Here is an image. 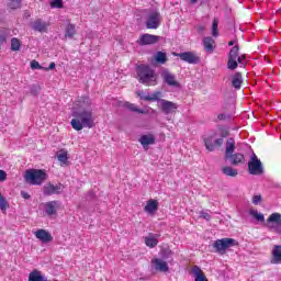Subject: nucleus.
Instances as JSON below:
<instances>
[{
    "label": "nucleus",
    "mask_w": 281,
    "mask_h": 281,
    "mask_svg": "<svg viewBox=\"0 0 281 281\" xmlns=\"http://www.w3.org/2000/svg\"><path fill=\"white\" fill-rule=\"evenodd\" d=\"M138 95L143 99V100H159V93H154L151 95H142V93H138Z\"/></svg>",
    "instance_id": "58836bf2"
},
{
    "label": "nucleus",
    "mask_w": 281,
    "mask_h": 281,
    "mask_svg": "<svg viewBox=\"0 0 281 281\" xmlns=\"http://www.w3.org/2000/svg\"><path fill=\"white\" fill-rule=\"evenodd\" d=\"M136 74L139 82L147 87H155L157 85V74L148 65H139L136 68Z\"/></svg>",
    "instance_id": "f03ea898"
},
{
    "label": "nucleus",
    "mask_w": 281,
    "mask_h": 281,
    "mask_svg": "<svg viewBox=\"0 0 281 281\" xmlns=\"http://www.w3.org/2000/svg\"><path fill=\"white\" fill-rule=\"evenodd\" d=\"M8 207H9L8 201H5V198L0 193V210H1V212H3V214H5Z\"/></svg>",
    "instance_id": "72a5a7b5"
},
{
    "label": "nucleus",
    "mask_w": 281,
    "mask_h": 281,
    "mask_svg": "<svg viewBox=\"0 0 281 281\" xmlns=\"http://www.w3.org/2000/svg\"><path fill=\"white\" fill-rule=\"evenodd\" d=\"M218 131H221V137H227V135H229V132L223 125L218 126Z\"/></svg>",
    "instance_id": "79ce46f5"
},
{
    "label": "nucleus",
    "mask_w": 281,
    "mask_h": 281,
    "mask_svg": "<svg viewBox=\"0 0 281 281\" xmlns=\"http://www.w3.org/2000/svg\"><path fill=\"white\" fill-rule=\"evenodd\" d=\"M45 69V71H49V70H52V69H56V63H50L49 64V66H48V68H44Z\"/></svg>",
    "instance_id": "de8ad7c7"
},
{
    "label": "nucleus",
    "mask_w": 281,
    "mask_h": 281,
    "mask_svg": "<svg viewBox=\"0 0 281 281\" xmlns=\"http://www.w3.org/2000/svg\"><path fill=\"white\" fill-rule=\"evenodd\" d=\"M251 216L256 218L259 223H265V215L262 213H258L256 210L250 211Z\"/></svg>",
    "instance_id": "473e14b6"
},
{
    "label": "nucleus",
    "mask_w": 281,
    "mask_h": 281,
    "mask_svg": "<svg viewBox=\"0 0 281 281\" xmlns=\"http://www.w3.org/2000/svg\"><path fill=\"white\" fill-rule=\"evenodd\" d=\"M158 105L160 106L162 113H165V115H170V113H175V111H177V109H179V105L172 101H168L166 99H160L158 101Z\"/></svg>",
    "instance_id": "9d476101"
},
{
    "label": "nucleus",
    "mask_w": 281,
    "mask_h": 281,
    "mask_svg": "<svg viewBox=\"0 0 281 281\" xmlns=\"http://www.w3.org/2000/svg\"><path fill=\"white\" fill-rule=\"evenodd\" d=\"M29 281H47V277L43 276L41 270H33L29 274Z\"/></svg>",
    "instance_id": "b1692460"
},
{
    "label": "nucleus",
    "mask_w": 281,
    "mask_h": 281,
    "mask_svg": "<svg viewBox=\"0 0 281 281\" xmlns=\"http://www.w3.org/2000/svg\"><path fill=\"white\" fill-rule=\"evenodd\" d=\"M47 27H49V23L43 21V20H36L33 23V30H35V32H47Z\"/></svg>",
    "instance_id": "4be33fe9"
},
{
    "label": "nucleus",
    "mask_w": 281,
    "mask_h": 281,
    "mask_svg": "<svg viewBox=\"0 0 281 281\" xmlns=\"http://www.w3.org/2000/svg\"><path fill=\"white\" fill-rule=\"evenodd\" d=\"M157 210H159V202L157 200H153V199L147 201V203L144 207V212H146L147 214H155V212H157Z\"/></svg>",
    "instance_id": "aec40b11"
},
{
    "label": "nucleus",
    "mask_w": 281,
    "mask_h": 281,
    "mask_svg": "<svg viewBox=\"0 0 281 281\" xmlns=\"http://www.w3.org/2000/svg\"><path fill=\"white\" fill-rule=\"evenodd\" d=\"M9 8H11V10H16L21 8V0H11L9 2Z\"/></svg>",
    "instance_id": "4c0bfd02"
},
{
    "label": "nucleus",
    "mask_w": 281,
    "mask_h": 281,
    "mask_svg": "<svg viewBox=\"0 0 281 281\" xmlns=\"http://www.w3.org/2000/svg\"><path fill=\"white\" fill-rule=\"evenodd\" d=\"M50 8H56V9L63 8V0H53L50 2Z\"/></svg>",
    "instance_id": "a19ab883"
},
{
    "label": "nucleus",
    "mask_w": 281,
    "mask_h": 281,
    "mask_svg": "<svg viewBox=\"0 0 281 281\" xmlns=\"http://www.w3.org/2000/svg\"><path fill=\"white\" fill-rule=\"evenodd\" d=\"M236 150V140L234 138H228L226 140V154L225 157H229L231 155H234V151Z\"/></svg>",
    "instance_id": "a878e982"
},
{
    "label": "nucleus",
    "mask_w": 281,
    "mask_h": 281,
    "mask_svg": "<svg viewBox=\"0 0 281 281\" xmlns=\"http://www.w3.org/2000/svg\"><path fill=\"white\" fill-rule=\"evenodd\" d=\"M217 120L220 122L229 121V120H232V115H229L228 113H221L217 115Z\"/></svg>",
    "instance_id": "ea45409f"
},
{
    "label": "nucleus",
    "mask_w": 281,
    "mask_h": 281,
    "mask_svg": "<svg viewBox=\"0 0 281 281\" xmlns=\"http://www.w3.org/2000/svg\"><path fill=\"white\" fill-rule=\"evenodd\" d=\"M57 159L60 161L61 166H67V151L61 150L57 154Z\"/></svg>",
    "instance_id": "7c9ffc66"
},
{
    "label": "nucleus",
    "mask_w": 281,
    "mask_h": 281,
    "mask_svg": "<svg viewBox=\"0 0 281 281\" xmlns=\"http://www.w3.org/2000/svg\"><path fill=\"white\" fill-rule=\"evenodd\" d=\"M234 45H236V41H229V42H228V46H229V47H234Z\"/></svg>",
    "instance_id": "8fccbe9b"
},
{
    "label": "nucleus",
    "mask_w": 281,
    "mask_h": 281,
    "mask_svg": "<svg viewBox=\"0 0 281 281\" xmlns=\"http://www.w3.org/2000/svg\"><path fill=\"white\" fill-rule=\"evenodd\" d=\"M8 179V173L5 171L0 170V181H5Z\"/></svg>",
    "instance_id": "49530a36"
},
{
    "label": "nucleus",
    "mask_w": 281,
    "mask_h": 281,
    "mask_svg": "<svg viewBox=\"0 0 281 281\" xmlns=\"http://www.w3.org/2000/svg\"><path fill=\"white\" fill-rule=\"evenodd\" d=\"M10 36V30L8 29H1L0 30V44L5 43V40Z\"/></svg>",
    "instance_id": "f704fd0d"
},
{
    "label": "nucleus",
    "mask_w": 281,
    "mask_h": 281,
    "mask_svg": "<svg viewBox=\"0 0 281 281\" xmlns=\"http://www.w3.org/2000/svg\"><path fill=\"white\" fill-rule=\"evenodd\" d=\"M200 217L204 218V221H210V218H212V215H210V213H207V211H201Z\"/></svg>",
    "instance_id": "37998d69"
},
{
    "label": "nucleus",
    "mask_w": 281,
    "mask_h": 281,
    "mask_svg": "<svg viewBox=\"0 0 281 281\" xmlns=\"http://www.w3.org/2000/svg\"><path fill=\"white\" fill-rule=\"evenodd\" d=\"M262 201V196L261 195H254L252 196V203L254 205H259V203Z\"/></svg>",
    "instance_id": "a18cd8bd"
},
{
    "label": "nucleus",
    "mask_w": 281,
    "mask_h": 281,
    "mask_svg": "<svg viewBox=\"0 0 281 281\" xmlns=\"http://www.w3.org/2000/svg\"><path fill=\"white\" fill-rule=\"evenodd\" d=\"M44 207V213L46 214V216H57L58 215V211L60 210V207H63V203H60V201H49L43 204Z\"/></svg>",
    "instance_id": "6e6552de"
},
{
    "label": "nucleus",
    "mask_w": 281,
    "mask_h": 281,
    "mask_svg": "<svg viewBox=\"0 0 281 281\" xmlns=\"http://www.w3.org/2000/svg\"><path fill=\"white\" fill-rule=\"evenodd\" d=\"M161 78L164 83L168 85V87H173V89H179V87H181V85L177 81V76H175L169 70H164L161 72Z\"/></svg>",
    "instance_id": "9b49d317"
},
{
    "label": "nucleus",
    "mask_w": 281,
    "mask_h": 281,
    "mask_svg": "<svg viewBox=\"0 0 281 281\" xmlns=\"http://www.w3.org/2000/svg\"><path fill=\"white\" fill-rule=\"evenodd\" d=\"M151 266L156 271H160L161 273L169 271L168 262L164 261V259H153Z\"/></svg>",
    "instance_id": "f3484780"
},
{
    "label": "nucleus",
    "mask_w": 281,
    "mask_h": 281,
    "mask_svg": "<svg viewBox=\"0 0 281 281\" xmlns=\"http://www.w3.org/2000/svg\"><path fill=\"white\" fill-rule=\"evenodd\" d=\"M11 49L12 52H19L21 49V41L19 38L13 37L11 40Z\"/></svg>",
    "instance_id": "2f4dec72"
},
{
    "label": "nucleus",
    "mask_w": 281,
    "mask_h": 281,
    "mask_svg": "<svg viewBox=\"0 0 281 281\" xmlns=\"http://www.w3.org/2000/svg\"><path fill=\"white\" fill-rule=\"evenodd\" d=\"M238 245L233 238H222L214 241L213 247L217 254H225L229 247H236Z\"/></svg>",
    "instance_id": "39448f33"
},
{
    "label": "nucleus",
    "mask_w": 281,
    "mask_h": 281,
    "mask_svg": "<svg viewBox=\"0 0 281 281\" xmlns=\"http://www.w3.org/2000/svg\"><path fill=\"white\" fill-rule=\"evenodd\" d=\"M222 172L226 175V177H237L238 176V170L232 168V167H224L222 169Z\"/></svg>",
    "instance_id": "c756f323"
},
{
    "label": "nucleus",
    "mask_w": 281,
    "mask_h": 281,
    "mask_svg": "<svg viewBox=\"0 0 281 281\" xmlns=\"http://www.w3.org/2000/svg\"><path fill=\"white\" fill-rule=\"evenodd\" d=\"M31 69H45V68L43 66H41V64H38V61L32 60L31 61Z\"/></svg>",
    "instance_id": "c03bdc74"
},
{
    "label": "nucleus",
    "mask_w": 281,
    "mask_h": 281,
    "mask_svg": "<svg viewBox=\"0 0 281 281\" xmlns=\"http://www.w3.org/2000/svg\"><path fill=\"white\" fill-rule=\"evenodd\" d=\"M145 245L149 247V249H155V247L159 245V234L149 233L145 236Z\"/></svg>",
    "instance_id": "a211bd4d"
},
{
    "label": "nucleus",
    "mask_w": 281,
    "mask_h": 281,
    "mask_svg": "<svg viewBox=\"0 0 281 281\" xmlns=\"http://www.w3.org/2000/svg\"><path fill=\"white\" fill-rule=\"evenodd\" d=\"M24 179L31 186H41L47 179V173L41 169H29L25 172Z\"/></svg>",
    "instance_id": "20e7f679"
},
{
    "label": "nucleus",
    "mask_w": 281,
    "mask_h": 281,
    "mask_svg": "<svg viewBox=\"0 0 281 281\" xmlns=\"http://www.w3.org/2000/svg\"><path fill=\"white\" fill-rule=\"evenodd\" d=\"M226 159H229L233 166H238V164H245V156L240 153L232 154L231 156H227Z\"/></svg>",
    "instance_id": "412c9836"
},
{
    "label": "nucleus",
    "mask_w": 281,
    "mask_h": 281,
    "mask_svg": "<svg viewBox=\"0 0 281 281\" xmlns=\"http://www.w3.org/2000/svg\"><path fill=\"white\" fill-rule=\"evenodd\" d=\"M199 0H191V3H196Z\"/></svg>",
    "instance_id": "3c124183"
},
{
    "label": "nucleus",
    "mask_w": 281,
    "mask_h": 281,
    "mask_svg": "<svg viewBox=\"0 0 281 281\" xmlns=\"http://www.w3.org/2000/svg\"><path fill=\"white\" fill-rule=\"evenodd\" d=\"M268 226L277 234H281V214L280 213H272L268 217Z\"/></svg>",
    "instance_id": "f8f14e48"
},
{
    "label": "nucleus",
    "mask_w": 281,
    "mask_h": 281,
    "mask_svg": "<svg viewBox=\"0 0 281 281\" xmlns=\"http://www.w3.org/2000/svg\"><path fill=\"white\" fill-rule=\"evenodd\" d=\"M71 115L74 119L70 121V125L75 131L95 126V114L90 98L81 97L75 101Z\"/></svg>",
    "instance_id": "f257e3e1"
},
{
    "label": "nucleus",
    "mask_w": 281,
    "mask_h": 281,
    "mask_svg": "<svg viewBox=\"0 0 281 281\" xmlns=\"http://www.w3.org/2000/svg\"><path fill=\"white\" fill-rule=\"evenodd\" d=\"M238 52H240V47L236 44L228 53L227 69H231V71L238 69V65H240V67H245L247 64V55L238 56Z\"/></svg>",
    "instance_id": "7ed1b4c3"
},
{
    "label": "nucleus",
    "mask_w": 281,
    "mask_h": 281,
    "mask_svg": "<svg viewBox=\"0 0 281 281\" xmlns=\"http://www.w3.org/2000/svg\"><path fill=\"white\" fill-rule=\"evenodd\" d=\"M161 25V13L160 12H151L146 21L147 30H157Z\"/></svg>",
    "instance_id": "1a4fd4ad"
},
{
    "label": "nucleus",
    "mask_w": 281,
    "mask_h": 281,
    "mask_svg": "<svg viewBox=\"0 0 281 281\" xmlns=\"http://www.w3.org/2000/svg\"><path fill=\"white\" fill-rule=\"evenodd\" d=\"M156 63H159L160 65H166V61L168 58L166 57V53L164 52H157L155 55Z\"/></svg>",
    "instance_id": "c85d7f7f"
},
{
    "label": "nucleus",
    "mask_w": 281,
    "mask_h": 281,
    "mask_svg": "<svg viewBox=\"0 0 281 281\" xmlns=\"http://www.w3.org/2000/svg\"><path fill=\"white\" fill-rule=\"evenodd\" d=\"M232 85L234 89H240L243 87V75L240 72H235L232 77Z\"/></svg>",
    "instance_id": "bb28decb"
},
{
    "label": "nucleus",
    "mask_w": 281,
    "mask_h": 281,
    "mask_svg": "<svg viewBox=\"0 0 281 281\" xmlns=\"http://www.w3.org/2000/svg\"><path fill=\"white\" fill-rule=\"evenodd\" d=\"M125 106H127V109H128L130 111H134V113H142V114L146 113V111H144V110H142V109H138V108H137L135 104H133V103H126Z\"/></svg>",
    "instance_id": "e433bc0d"
},
{
    "label": "nucleus",
    "mask_w": 281,
    "mask_h": 281,
    "mask_svg": "<svg viewBox=\"0 0 281 281\" xmlns=\"http://www.w3.org/2000/svg\"><path fill=\"white\" fill-rule=\"evenodd\" d=\"M76 36V25L69 23L65 30V38H74Z\"/></svg>",
    "instance_id": "cd10ccee"
},
{
    "label": "nucleus",
    "mask_w": 281,
    "mask_h": 281,
    "mask_svg": "<svg viewBox=\"0 0 281 281\" xmlns=\"http://www.w3.org/2000/svg\"><path fill=\"white\" fill-rule=\"evenodd\" d=\"M272 265H281V246H274L272 249Z\"/></svg>",
    "instance_id": "5701e85b"
},
{
    "label": "nucleus",
    "mask_w": 281,
    "mask_h": 281,
    "mask_svg": "<svg viewBox=\"0 0 281 281\" xmlns=\"http://www.w3.org/2000/svg\"><path fill=\"white\" fill-rule=\"evenodd\" d=\"M176 56H178V58L182 59L184 63H189V65H198V63L201 60L194 52L179 53Z\"/></svg>",
    "instance_id": "ddd939ff"
},
{
    "label": "nucleus",
    "mask_w": 281,
    "mask_h": 281,
    "mask_svg": "<svg viewBox=\"0 0 281 281\" xmlns=\"http://www.w3.org/2000/svg\"><path fill=\"white\" fill-rule=\"evenodd\" d=\"M214 38L210 36L203 38L202 44L207 54H212L214 52Z\"/></svg>",
    "instance_id": "393cba45"
},
{
    "label": "nucleus",
    "mask_w": 281,
    "mask_h": 281,
    "mask_svg": "<svg viewBox=\"0 0 281 281\" xmlns=\"http://www.w3.org/2000/svg\"><path fill=\"white\" fill-rule=\"evenodd\" d=\"M215 137L216 132H211L209 136L204 137V146L210 153H214V150H216V147L223 146V138Z\"/></svg>",
    "instance_id": "423d86ee"
},
{
    "label": "nucleus",
    "mask_w": 281,
    "mask_h": 281,
    "mask_svg": "<svg viewBox=\"0 0 281 281\" xmlns=\"http://www.w3.org/2000/svg\"><path fill=\"white\" fill-rule=\"evenodd\" d=\"M159 41V36L150 35V34H143L139 36L137 43L138 45H155Z\"/></svg>",
    "instance_id": "dca6fc26"
},
{
    "label": "nucleus",
    "mask_w": 281,
    "mask_h": 281,
    "mask_svg": "<svg viewBox=\"0 0 281 281\" xmlns=\"http://www.w3.org/2000/svg\"><path fill=\"white\" fill-rule=\"evenodd\" d=\"M248 170L250 175H262L265 170L262 169V161L258 159L255 153L250 156V160L248 162Z\"/></svg>",
    "instance_id": "0eeeda50"
},
{
    "label": "nucleus",
    "mask_w": 281,
    "mask_h": 281,
    "mask_svg": "<svg viewBox=\"0 0 281 281\" xmlns=\"http://www.w3.org/2000/svg\"><path fill=\"white\" fill-rule=\"evenodd\" d=\"M34 236H35V238H37V240H41V243H44L45 245H47V243H52L54 240V237L52 236V234L43 228L37 229L34 233Z\"/></svg>",
    "instance_id": "4468645a"
},
{
    "label": "nucleus",
    "mask_w": 281,
    "mask_h": 281,
    "mask_svg": "<svg viewBox=\"0 0 281 281\" xmlns=\"http://www.w3.org/2000/svg\"><path fill=\"white\" fill-rule=\"evenodd\" d=\"M21 195H22L23 199H26V200L30 199V193H27L25 191H22Z\"/></svg>",
    "instance_id": "09e8293b"
},
{
    "label": "nucleus",
    "mask_w": 281,
    "mask_h": 281,
    "mask_svg": "<svg viewBox=\"0 0 281 281\" xmlns=\"http://www.w3.org/2000/svg\"><path fill=\"white\" fill-rule=\"evenodd\" d=\"M43 192H44L45 196L60 194V192H63V184L59 183L57 186H54L52 183H48V184L44 186Z\"/></svg>",
    "instance_id": "2eb2a0df"
},
{
    "label": "nucleus",
    "mask_w": 281,
    "mask_h": 281,
    "mask_svg": "<svg viewBox=\"0 0 281 281\" xmlns=\"http://www.w3.org/2000/svg\"><path fill=\"white\" fill-rule=\"evenodd\" d=\"M138 142H139V144L143 145V148L145 150H148V146H151L153 144H155V135H153V134L143 135V136H140Z\"/></svg>",
    "instance_id": "6ab92c4d"
},
{
    "label": "nucleus",
    "mask_w": 281,
    "mask_h": 281,
    "mask_svg": "<svg viewBox=\"0 0 281 281\" xmlns=\"http://www.w3.org/2000/svg\"><path fill=\"white\" fill-rule=\"evenodd\" d=\"M212 36H214L215 38L218 36V19L213 20Z\"/></svg>",
    "instance_id": "c9c22d12"
}]
</instances>
